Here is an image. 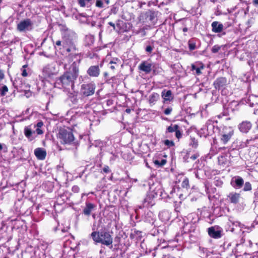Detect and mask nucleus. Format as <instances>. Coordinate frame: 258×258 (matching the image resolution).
Returning <instances> with one entry per match:
<instances>
[{"instance_id":"f257e3e1","label":"nucleus","mask_w":258,"mask_h":258,"mask_svg":"<svg viewBox=\"0 0 258 258\" xmlns=\"http://www.w3.org/2000/svg\"><path fill=\"white\" fill-rule=\"evenodd\" d=\"M76 56H79V59L71 65L68 71L56 79L54 83L55 87L63 89L64 91H68L74 86L75 81L79 76V65L81 60L80 55L76 54Z\"/></svg>"},{"instance_id":"f03ea898","label":"nucleus","mask_w":258,"mask_h":258,"mask_svg":"<svg viewBox=\"0 0 258 258\" xmlns=\"http://www.w3.org/2000/svg\"><path fill=\"white\" fill-rule=\"evenodd\" d=\"M94 242L96 244L101 243L102 245L112 246L113 242L112 236L109 231L102 230L101 231H93L91 234Z\"/></svg>"},{"instance_id":"7ed1b4c3","label":"nucleus","mask_w":258,"mask_h":258,"mask_svg":"<svg viewBox=\"0 0 258 258\" xmlns=\"http://www.w3.org/2000/svg\"><path fill=\"white\" fill-rule=\"evenodd\" d=\"M58 138L63 144H71L75 140L72 131L70 128H62L59 130Z\"/></svg>"},{"instance_id":"20e7f679","label":"nucleus","mask_w":258,"mask_h":258,"mask_svg":"<svg viewBox=\"0 0 258 258\" xmlns=\"http://www.w3.org/2000/svg\"><path fill=\"white\" fill-rule=\"evenodd\" d=\"M220 134L221 141L224 144H226L234 135V130L231 126H224Z\"/></svg>"},{"instance_id":"39448f33","label":"nucleus","mask_w":258,"mask_h":258,"mask_svg":"<svg viewBox=\"0 0 258 258\" xmlns=\"http://www.w3.org/2000/svg\"><path fill=\"white\" fill-rule=\"evenodd\" d=\"M33 23L30 19L21 21L18 24L17 29L20 32L30 31L33 29Z\"/></svg>"},{"instance_id":"423d86ee","label":"nucleus","mask_w":258,"mask_h":258,"mask_svg":"<svg viewBox=\"0 0 258 258\" xmlns=\"http://www.w3.org/2000/svg\"><path fill=\"white\" fill-rule=\"evenodd\" d=\"M95 89V85L92 83L84 84L81 86V92L86 96L93 95L94 93Z\"/></svg>"},{"instance_id":"0eeeda50","label":"nucleus","mask_w":258,"mask_h":258,"mask_svg":"<svg viewBox=\"0 0 258 258\" xmlns=\"http://www.w3.org/2000/svg\"><path fill=\"white\" fill-rule=\"evenodd\" d=\"M213 85L216 89H222V93L227 85V80L224 77L218 78L214 81Z\"/></svg>"},{"instance_id":"6e6552de","label":"nucleus","mask_w":258,"mask_h":258,"mask_svg":"<svg viewBox=\"0 0 258 258\" xmlns=\"http://www.w3.org/2000/svg\"><path fill=\"white\" fill-rule=\"evenodd\" d=\"M24 134L29 141H32L36 138L35 132L33 131L31 127V125L25 127Z\"/></svg>"},{"instance_id":"1a4fd4ad","label":"nucleus","mask_w":258,"mask_h":258,"mask_svg":"<svg viewBox=\"0 0 258 258\" xmlns=\"http://www.w3.org/2000/svg\"><path fill=\"white\" fill-rule=\"evenodd\" d=\"M244 183V180L242 177L239 176L233 177L231 181V185L236 189L241 188Z\"/></svg>"},{"instance_id":"9d476101","label":"nucleus","mask_w":258,"mask_h":258,"mask_svg":"<svg viewBox=\"0 0 258 258\" xmlns=\"http://www.w3.org/2000/svg\"><path fill=\"white\" fill-rule=\"evenodd\" d=\"M191 71L194 74L200 75L202 74L201 70L204 68V65L200 62H196L191 66Z\"/></svg>"},{"instance_id":"9b49d317","label":"nucleus","mask_w":258,"mask_h":258,"mask_svg":"<svg viewBox=\"0 0 258 258\" xmlns=\"http://www.w3.org/2000/svg\"><path fill=\"white\" fill-rule=\"evenodd\" d=\"M146 21L150 22L151 24L155 25L157 22V15L155 12L150 11L145 14Z\"/></svg>"},{"instance_id":"f8f14e48","label":"nucleus","mask_w":258,"mask_h":258,"mask_svg":"<svg viewBox=\"0 0 258 258\" xmlns=\"http://www.w3.org/2000/svg\"><path fill=\"white\" fill-rule=\"evenodd\" d=\"M55 74L54 68L50 65L45 66L43 70V75L45 78H51Z\"/></svg>"},{"instance_id":"ddd939ff","label":"nucleus","mask_w":258,"mask_h":258,"mask_svg":"<svg viewBox=\"0 0 258 258\" xmlns=\"http://www.w3.org/2000/svg\"><path fill=\"white\" fill-rule=\"evenodd\" d=\"M34 155L36 158L40 160H43L46 156V151L42 148H37L34 150Z\"/></svg>"},{"instance_id":"4468645a","label":"nucleus","mask_w":258,"mask_h":258,"mask_svg":"<svg viewBox=\"0 0 258 258\" xmlns=\"http://www.w3.org/2000/svg\"><path fill=\"white\" fill-rule=\"evenodd\" d=\"M251 123L250 121H244L238 125L240 131L243 133H247L251 127Z\"/></svg>"},{"instance_id":"2eb2a0df","label":"nucleus","mask_w":258,"mask_h":258,"mask_svg":"<svg viewBox=\"0 0 258 258\" xmlns=\"http://www.w3.org/2000/svg\"><path fill=\"white\" fill-rule=\"evenodd\" d=\"M208 232L209 236L213 238H219L221 237V231L216 229L215 227L209 228Z\"/></svg>"},{"instance_id":"dca6fc26","label":"nucleus","mask_w":258,"mask_h":258,"mask_svg":"<svg viewBox=\"0 0 258 258\" xmlns=\"http://www.w3.org/2000/svg\"><path fill=\"white\" fill-rule=\"evenodd\" d=\"M87 74L93 77H97L100 74V69L98 66H92L87 70Z\"/></svg>"},{"instance_id":"f3484780","label":"nucleus","mask_w":258,"mask_h":258,"mask_svg":"<svg viewBox=\"0 0 258 258\" xmlns=\"http://www.w3.org/2000/svg\"><path fill=\"white\" fill-rule=\"evenodd\" d=\"M161 97L163 99V102L169 101H170L173 99V96L172 91L170 90H166L164 89L161 92Z\"/></svg>"},{"instance_id":"a211bd4d","label":"nucleus","mask_w":258,"mask_h":258,"mask_svg":"<svg viewBox=\"0 0 258 258\" xmlns=\"http://www.w3.org/2000/svg\"><path fill=\"white\" fill-rule=\"evenodd\" d=\"M154 204V195L152 194H149L147 196L144 200V202L142 206H140V208L142 207H147L149 206H152Z\"/></svg>"},{"instance_id":"6ab92c4d","label":"nucleus","mask_w":258,"mask_h":258,"mask_svg":"<svg viewBox=\"0 0 258 258\" xmlns=\"http://www.w3.org/2000/svg\"><path fill=\"white\" fill-rule=\"evenodd\" d=\"M212 30L214 33H220L223 30V25L217 21H214L211 24Z\"/></svg>"},{"instance_id":"aec40b11","label":"nucleus","mask_w":258,"mask_h":258,"mask_svg":"<svg viewBox=\"0 0 258 258\" xmlns=\"http://www.w3.org/2000/svg\"><path fill=\"white\" fill-rule=\"evenodd\" d=\"M228 198L231 203L236 204L239 202L240 195L236 192H232L229 194Z\"/></svg>"},{"instance_id":"412c9836","label":"nucleus","mask_w":258,"mask_h":258,"mask_svg":"<svg viewBox=\"0 0 258 258\" xmlns=\"http://www.w3.org/2000/svg\"><path fill=\"white\" fill-rule=\"evenodd\" d=\"M139 68L146 73H149L152 70V64L147 61H143L140 64Z\"/></svg>"},{"instance_id":"4be33fe9","label":"nucleus","mask_w":258,"mask_h":258,"mask_svg":"<svg viewBox=\"0 0 258 258\" xmlns=\"http://www.w3.org/2000/svg\"><path fill=\"white\" fill-rule=\"evenodd\" d=\"M96 206L90 203H86V207L83 209V213L86 216H89Z\"/></svg>"},{"instance_id":"5701e85b","label":"nucleus","mask_w":258,"mask_h":258,"mask_svg":"<svg viewBox=\"0 0 258 258\" xmlns=\"http://www.w3.org/2000/svg\"><path fill=\"white\" fill-rule=\"evenodd\" d=\"M160 95L157 93H153L149 96L148 102L151 106L154 105L156 102L159 99Z\"/></svg>"},{"instance_id":"b1692460","label":"nucleus","mask_w":258,"mask_h":258,"mask_svg":"<svg viewBox=\"0 0 258 258\" xmlns=\"http://www.w3.org/2000/svg\"><path fill=\"white\" fill-rule=\"evenodd\" d=\"M13 85L17 89H20L21 91L24 90V86L25 84H23L22 79L21 78H17L13 82Z\"/></svg>"},{"instance_id":"393cba45","label":"nucleus","mask_w":258,"mask_h":258,"mask_svg":"<svg viewBox=\"0 0 258 258\" xmlns=\"http://www.w3.org/2000/svg\"><path fill=\"white\" fill-rule=\"evenodd\" d=\"M120 60L116 57L113 58L109 62L110 64V68L114 70L116 67L119 66Z\"/></svg>"},{"instance_id":"a878e982","label":"nucleus","mask_w":258,"mask_h":258,"mask_svg":"<svg viewBox=\"0 0 258 258\" xmlns=\"http://www.w3.org/2000/svg\"><path fill=\"white\" fill-rule=\"evenodd\" d=\"M159 217L162 221H167L169 219V214L167 211H162L159 213Z\"/></svg>"},{"instance_id":"bb28decb","label":"nucleus","mask_w":258,"mask_h":258,"mask_svg":"<svg viewBox=\"0 0 258 258\" xmlns=\"http://www.w3.org/2000/svg\"><path fill=\"white\" fill-rule=\"evenodd\" d=\"M177 128H179V126L178 125L175 124L173 126L171 125L167 128V131L169 133H173L174 132Z\"/></svg>"},{"instance_id":"cd10ccee","label":"nucleus","mask_w":258,"mask_h":258,"mask_svg":"<svg viewBox=\"0 0 258 258\" xmlns=\"http://www.w3.org/2000/svg\"><path fill=\"white\" fill-rule=\"evenodd\" d=\"M252 189L251 184L249 182H246L244 185L243 190L244 191H248L251 190Z\"/></svg>"},{"instance_id":"c85d7f7f","label":"nucleus","mask_w":258,"mask_h":258,"mask_svg":"<svg viewBox=\"0 0 258 258\" xmlns=\"http://www.w3.org/2000/svg\"><path fill=\"white\" fill-rule=\"evenodd\" d=\"M190 145L193 148H196L198 146V142L197 140H196L194 138H191L190 139Z\"/></svg>"},{"instance_id":"c756f323","label":"nucleus","mask_w":258,"mask_h":258,"mask_svg":"<svg viewBox=\"0 0 258 258\" xmlns=\"http://www.w3.org/2000/svg\"><path fill=\"white\" fill-rule=\"evenodd\" d=\"M0 91H1V95L2 96H4L8 92V88L7 86L4 85L2 87V88L0 90Z\"/></svg>"},{"instance_id":"7c9ffc66","label":"nucleus","mask_w":258,"mask_h":258,"mask_svg":"<svg viewBox=\"0 0 258 258\" xmlns=\"http://www.w3.org/2000/svg\"><path fill=\"white\" fill-rule=\"evenodd\" d=\"M92 0H78L79 5L81 7H85L86 6V2L90 3Z\"/></svg>"},{"instance_id":"2f4dec72","label":"nucleus","mask_w":258,"mask_h":258,"mask_svg":"<svg viewBox=\"0 0 258 258\" xmlns=\"http://www.w3.org/2000/svg\"><path fill=\"white\" fill-rule=\"evenodd\" d=\"M27 67V65L25 64V65H24L21 69L22 76L23 77H27L28 75V74L26 69V68Z\"/></svg>"},{"instance_id":"473e14b6","label":"nucleus","mask_w":258,"mask_h":258,"mask_svg":"<svg viewBox=\"0 0 258 258\" xmlns=\"http://www.w3.org/2000/svg\"><path fill=\"white\" fill-rule=\"evenodd\" d=\"M181 185L183 187L187 188L189 186V181L187 178H185L182 182Z\"/></svg>"},{"instance_id":"72a5a7b5","label":"nucleus","mask_w":258,"mask_h":258,"mask_svg":"<svg viewBox=\"0 0 258 258\" xmlns=\"http://www.w3.org/2000/svg\"><path fill=\"white\" fill-rule=\"evenodd\" d=\"M164 144L166 146H167L168 147H172L174 145V143L172 141L166 140L164 141Z\"/></svg>"},{"instance_id":"f704fd0d","label":"nucleus","mask_w":258,"mask_h":258,"mask_svg":"<svg viewBox=\"0 0 258 258\" xmlns=\"http://www.w3.org/2000/svg\"><path fill=\"white\" fill-rule=\"evenodd\" d=\"M221 49V46L218 45H215L213 46L212 48V52L214 53H217L219 51V50Z\"/></svg>"},{"instance_id":"c9c22d12","label":"nucleus","mask_w":258,"mask_h":258,"mask_svg":"<svg viewBox=\"0 0 258 258\" xmlns=\"http://www.w3.org/2000/svg\"><path fill=\"white\" fill-rule=\"evenodd\" d=\"M188 47L190 50H193L196 49V44L195 43L191 42L189 41L188 42Z\"/></svg>"},{"instance_id":"e433bc0d","label":"nucleus","mask_w":258,"mask_h":258,"mask_svg":"<svg viewBox=\"0 0 258 258\" xmlns=\"http://www.w3.org/2000/svg\"><path fill=\"white\" fill-rule=\"evenodd\" d=\"M96 6L97 7L102 8L103 7V3L101 0H97L96 2Z\"/></svg>"},{"instance_id":"4c0bfd02","label":"nucleus","mask_w":258,"mask_h":258,"mask_svg":"<svg viewBox=\"0 0 258 258\" xmlns=\"http://www.w3.org/2000/svg\"><path fill=\"white\" fill-rule=\"evenodd\" d=\"M229 222L233 226H238L240 227H241V224L238 221H234L229 220Z\"/></svg>"},{"instance_id":"58836bf2","label":"nucleus","mask_w":258,"mask_h":258,"mask_svg":"<svg viewBox=\"0 0 258 258\" xmlns=\"http://www.w3.org/2000/svg\"><path fill=\"white\" fill-rule=\"evenodd\" d=\"M102 171L105 173H108L110 172V171H111L110 168L108 166H105L103 168Z\"/></svg>"},{"instance_id":"ea45409f","label":"nucleus","mask_w":258,"mask_h":258,"mask_svg":"<svg viewBox=\"0 0 258 258\" xmlns=\"http://www.w3.org/2000/svg\"><path fill=\"white\" fill-rule=\"evenodd\" d=\"M153 48L154 47L153 46L151 45H148L146 47V51L148 53H151L153 49Z\"/></svg>"},{"instance_id":"a19ab883","label":"nucleus","mask_w":258,"mask_h":258,"mask_svg":"<svg viewBox=\"0 0 258 258\" xmlns=\"http://www.w3.org/2000/svg\"><path fill=\"white\" fill-rule=\"evenodd\" d=\"M172 110V108L171 107H168L164 110V113L166 115H169L171 113Z\"/></svg>"},{"instance_id":"79ce46f5","label":"nucleus","mask_w":258,"mask_h":258,"mask_svg":"<svg viewBox=\"0 0 258 258\" xmlns=\"http://www.w3.org/2000/svg\"><path fill=\"white\" fill-rule=\"evenodd\" d=\"M79 190H80V188L78 185H74L72 187V191L74 192L77 193L79 191Z\"/></svg>"},{"instance_id":"37998d69","label":"nucleus","mask_w":258,"mask_h":258,"mask_svg":"<svg viewBox=\"0 0 258 258\" xmlns=\"http://www.w3.org/2000/svg\"><path fill=\"white\" fill-rule=\"evenodd\" d=\"M175 136L178 139H179L181 137V133L179 131V128H177L175 131Z\"/></svg>"},{"instance_id":"c03bdc74","label":"nucleus","mask_w":258,"mask_h":258,"mask_svg":"<svg viewBox=\"0 0 258 258\" xmlns=\"http://www.w3.org/2000/svg\"><path fill=\"white\" fill-rule=\"evenodd\" d=\"M35 132V134L36 133L37 135H40L43 134V131L41 128H37Z\"/></svg>"},{"instance_id":"a18cd8bd","label":"nucleus","mask_w":258,"mask_h":258,"mask_svg":"<svg viewBox=\"0 0 258 258\" xmlns=\"http://www.w3.org/2000/svg\"><path fill=\"white\" fill-rule=\"evenodd\" d=\"M43 125V123L42 121L38 122L36 125H34V127L41 128Z\"/></svg>"},{"instance_id":"49530a36","label":"nucleus","mask_w":258,"mask_h":258,"mask_svg":"<svg viewBox=\"0 0 258 258\" xmlns=\"http://www.w3.org/2000/svg\"><path fill=\"white\" fill-rule=\"evenodd\" d=\"M190 158L189 154L188 153H187L185 156L183 157V159L185 162H188V159Z\"/></svg>"},{"instance_id":"de8ad7c7","label":"nucleus","mask_w":258,"mask_h":258,"mask_svg":"<svg viewBox=\"0 0 258 258\" xmlns=\"http://www.w3.org/2000/svg\"><path fill=\"white\" fill-rule=\"evenodd\" d=\"M5 77V75L3 71L0 70V81H1Z\"/></svg>"},{"instance_id":"09e8293b","label":"nucleus","mask_w":258,"mask_h":258,"mask_svg":"<svg viewBox=\"0 0 258 258\" xmlns=\"http://www.w3.org/2000/svg\"><path fill=\"white\" fill-rule=\"evenodd\" d=\"M199 156V155H198L197 154H195L192 155V156H190V159H192V160H195Z\"/></svg>"},{"instance_id":"8fccbe9b","label":"nucleus","mask_w":258,"mask_h":258,"mask_svg":"<svg viewBox=\"0 0 258 258\" xmlns=\"http://www.w3.org/2000/svg\"><path fill=\"white\" fill-rule=\"evenodd\" d=\"M250 141L249 140H247L246 141V142L245 143H243L240 146L242 147V148H244L245 147H246L247 146V144L248 143V142H249Z\"/></svg>"},{"instance_id":"3c124183","label":"nucleus","mask_w":258,"mask_h":258,"mask_svg":"<svg viewBox=\"0 0 258 258\" xmlns=\"http://www.w3.org/2000/svg\"><path fill=\"white\" fill-rule=\"evenodd\" d=\"M154 163L155 165H158V166H161L160 161L156 160L154 161Z\"/></svg>"},{"instance_id":"603ef678","label":"nucleus","mask_w":258,"mask_h":258,"mask_svg":"<svg viewBox=\"0 0 258 258\" xmlns=\"http://www.w3.org/2000/svg\"><path fill=\"white\" fill-rule=\"evenodd\" d=\"M160 163H161V165L162 166L164 165V164H165V163H166V160L165 159H162L160 161Z\"/></svg>"},{"instance_id":"864d4df0","label":"nucleus","mask_w":258,"mask_h":258,"mask_svg":"<svg viewBox=\"0 0 258 258\" xmlns=\"http://www.w3.org/2000/svg\"><path fill=\"white\" fill-rule=\"evenodd\" d=\"M108 24L113 27V30L115 29V24L113 23L110 22L108 23Z\"/></svg>"},{"instance_id":"5fc2aeb1","label":"nucleus","mask_w":258,"mask_h":258,"mask_svg":"<svg viewBox=\"0 0 258 258\" xmlns=\"http://www.w3.org/2000/svg\"><path fill=\"white\" fill-rule=\"evenodd\" d=\"M252 3L254 6H258V0H253Z\"/></svg>"},{"instance_id":"6e6d98bb","label":"nucleus","mask_w":258,"mask_h":258,"mask_svg":"<svg viewBox=\"0 0 258 258\" xmlns=\"http://www.w3.org/2000/svg\"><path fill=\"white\" fill-rule=\"evenodd\" d=\"M61 44V42L60 40H57L55 43L56 45H57V46H60Z\"/></svg>"},{"instance_id":"4d7b16f0","label":"nucleus","mask_w":258,"mask_h":258,"mask_svg":"<svg viewBox=\"0 0 258 258\" xmlns=\"http://www.w3.org/2000/svg\"><path fill=\"white\" fill-rule=\"evenodd\" d=\"M160 196L161 197H162V198H164L166 197V196L163 195V194L162 193V192L161 191H160Z\"/></svg>"},{"instance_id":"13d9d810","label":"nucleus","mask_w":258,"mask_h":258,"mask_svg":"<svg viewBox=\"0 0 258 258\" xmlns=\"http://www.w3.org/2000/svg\"><path fill=\"white\" fill-rule=\"evenodd\" d=\"M125 112L127 113H130L131 112V109L129 108L126 109Z\"/></svg>"},{"instance_id":"bf43d9fd","label":"nucleus","mask_w":258,"mask_h":258,"mask_svg":"<svg viewBox=\"0 0 258 258\" xmlns=\"http://www.w3.org/2000/svg\"><path fill=\"white\" fill-rule=\"evenodd\" d=\"M248 242H249V246L251 247L252 245V243L251 241L249 240Z\"/></svg>"},{"instance_id":"052dcab7","label":"nucleus","mask_w":258,"mask_h":258,"mask_svg":"<svg viewBox=\"0 0 258 258\" xmlns=\"http://www.w3.org/2000/svg\"><path fill=\"white\" fill-rule=\"evenodd\" d=\"M142 32H143V36H145L146 35V32L144 30H142Z\"/></svg>"},{"instance_id":"680f3d73","label":"nucleus","mask_w":258,"mask_h":258,"mask_svg":"<svg viewBox=\"0 0 258 258\" xmlns=\"http://www.w3.org/2000/svg\"><path fill=\"white\" fill-rule=\"evenodd\" d=\"M107 75H108V73H107L105 72V73H104V76L105 77L107 76Z\"/></svg>"},{"instance_id":"e2e57ef3","label":"nucleus","mask_w":258,"mask_h":258,"mask_svg":"<svg viewBox=\"0 0 258 258\" xmlns=\"http://www.w3.org/2000/svg\"><path fill=\"white\" fill-rule=\"evenodd\" d=\"M244 240L243 238H242V239H241V242H240V243H243L244 242Z\"/></svg>"},{"instance_id":"0e129e2a","label":"nucleus","mask_w":258,"mask_h":258,"mask_svg":"<svg viewBox=\"0 0 258 258\" xmlns=\"http://www.w3.org/2000/svg\"><path fill=\"white\" fill-rule=\"evenodd\" d=\"M3 149V145L2 144H0V150H1Z\"/></svg>"},{"instance_id":"69168bd1","label":"nucleus","mask_w":258,"mask_h":258,"mask_svg":"<svg viewBox=\"0 0 258 258\" xmlns=\"http://www.w3.org/2000/svg\"><path fill=\"white\" fill-rule=\"evenodd\" d=\"M187 28H184V29H183V31L184 32H186V31H187Z\"/></svg>"},{"instance_id":"338daca9","label":"nucleus","mask_w":258,"mask_h":258,"mask_svg":"<svg viewBox=\"0 0 258 258\" xmlns=\"http://www.w3.org/2000/svg\"><path fill=\"white\" fill-rule=\"evenodd\" d=\"M105 2L107 4H108L109 3V0H106Z\"/></svg>"},{"instance_id":"774afa93","label":"nucleus","mask_w":258,"mask_h":258,"mask_svg":"<svg viewBox=\"0 0 258 258\" xmlns=\"http://www.w3.org/2000/svg\"><path fill=\"white\" fill-rule=\"evenodd\" d=\"M67 51H68V52L70 51V48L67 49Z\"/></svg>"}]
</instances>
